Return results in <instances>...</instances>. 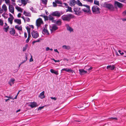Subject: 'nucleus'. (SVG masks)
<instances>
[{
    "mask_svg": "<svg viewBox=\"0 0 126 126\" xmlns=\"http://www.w3.org/2000/svg\"><path fill=\"white\" fill-rule=\"evenodd\" d=\"M75 17L74 15L70 14L63 15L62 16L61 18L64 21L69 22L71 19L74 18Z\"/></svg>",
    "mask_w": 126,
    "mask_h": 126,
    "instance_id": "obj_1",
    "label": "nucleus"
},
{
    "mask_svg": "<svg viewBox=\"0 0 126 126\" xmlns=\"http://www.w3.org/2000/svg\"><path fill=\"white\" fill-rule=\"evenodd\" d=\"M74 14L78 16L80 15L82 13V10L80 8L75 7L74 8Z\"/></svg>",
    "mask_w": 126,
    "mask_h": 126,
    "instance_id": "obj_2",
    "label": "nucleus"
},
{
    "mask_svg": "<svg viewBox=\"0 0 126 126\" xmlns=\"http://www.w3.org/2000/svg\"><path fill=\"white\" fill-rule=\"evenodd\" d=\"M103 6L110 10L113 11L114 10V8L113 5L107 2H105L103 4Z\"/></svg>",
    "mask_w": 126,
    "mask_h": 126,
    "instance_id": "obj_3",
    "label": "nucleus"
},
{
    "mask_svg": "<svg viewBox=\"0 0 126 126\" xmlns=\"http://www.w3.org/2000/svg\"><path fill=\"white\" fill-rule=\"evenodd\" d=\"M92 11L94 14H98L100 13L99 7L96 5H94L92 7Z\"/></svg>",
    "mask_w": 126,
    "mask_h": 126,
    "instance_id": "obj_4",
    "label": "nucleus"
},
{
    "mask_svg": "<svg viewBox=\"0 0 126 126\" xmlns=\"http://www.w3.org/2000/svg\"><path fill=\"white\" fill-rule=\"evenodd\" d=\"M83 6L85 7L86 8L82 9V10L84 12L90 14L91 13V11L90 9V7L87 5H84Z\"/></svg>",
    "mask_w": 126,
    "mask_h": 126,
    "instance_id": "obj_5",
    "label": "nucleus"
},
{
    "mask_svg": "<svg viewBox=\"0 0 126 126\" xmlns=\"http://www.w3.org/2000/svg\"><path fill=\"white\" fill-rule=\"evenodd\" d=\"M114 5L115 8H116L117 7L121 8L123 6V5L122 3L117 1H115L114 2Z\"/></svg>",
    "mask_w": 126,
    "mask_h": 126,
    "instance_id": "obj_6",
    "label": "nucleus"
},
{
    "mask_svg": "<svg viewBox=\"0 0 126 126\" xmlns=\"http://www.w3.org/2000/svg\"><path fill=\"white\" fill-rule=\"evenodd\" d=\"M63 13H62L61 12H60L58 11H56L52 12L51 13V15L53 16L59 17L61 16V15Z\"/></svg>",
    "mask_w": 126,
    "mask_h": 126,
    "instance_id": "obj_7",
    "label": "nucleus"
},
{
    "mask_svg": "<svg viewBox=\"0 0 126 126\" xmlns=\"http://www.w3.org/2000/svg\"><path fill=\"white\" fill-rule=\"evenodd\" d=\"M33 38L36 39L39 37V34L38 32L35 31H33L31 32Z\"/></svg>",
    "mask_w": 126,
    "mask_h": 126,
    "instance_id": "obj_8",
    "label": "nucleus"
},
{
    "mask_svg": "<svg viewBox=\"0 0 126 126\" xmlns=\"http://www.w3.org/2000/svg\"><path fill=\"white\" fill-rule=\"evenodd\" d=\"M43 22L41 18H38L36 21V24L37 27H39L41 24H43Z\"/></svg>",
    "mask_w": 126,
    "mask_h": 126,
    "instance_id": "obj_9",
    "label": "nucleus"
},
{
    "mask_svg": "<svg viewBox=\"0 0 126 126\" xmlns=\"http://www.w3.org/2000/svg\"><path fill=\"white\" fill-rule=\"evenodd\" d=\"M58 29V27L55 24H53L52 26L50 27V29L51 32L55 31L57 30Z\"/></svg>",
    "mask_w": 126,
    "mask_h": 126,
    "instance_id": "obj_10",
    "label": "nucleus"
},
{
    "mask_svg": "<svg viewBox=\"0 0 126 126\" xmlns=\"http://www.w3.org/2000/svg\"><path fill=\"white\" fill-rule=\"evenodd\" d=\"M28 106L31 108H33L36 107L38 106V105L36 102H31L30 104H29Z\"/></svg>",
    "mask_w": 126,
    "mask_h": 126,
    "instance_id": "obj_11",
    "label": "nucleus"
},
{
    "mask_svg": "<svg viewBox=\"0 0 126 126\" xmlns=\"http://www.w3.org/2000/svg\"><path fill=\"white\" fill-rule=\"evenodd\" d=\"M65 71L68 72H71L72 73H73L74 72V71L72 70L71 68H67L63 69L61 70V72H62V71Z\"/></svg>",
    "mask_w": 126,
    "mask_h": 126,
    "instance_id": "obj_12",
    "label": "nucleus"
},
{
    "mask_svg": "<svg viewBox=\"0 0 126 126\" xmlns=\"http://www.w3.org/2000/svg\"><path fill=\"white\" fill-rule=\"evenodd\" d=\"M14 8L13 5H9V11L13 14H14Z\"/></svg>",
    "mask_w": 126,
    "mask_h": 126,
    "instance_id": "obj_13",
    "label": "nucleus"
},
{
    "mask_svg": "<svg viewBox=\"0 0 126 126\" xmlns=\"http://www.w3.org/2000/svg\"><path fill=\"white\" fill-rule=\"evenodd\" d=\"M76 4L75 0H70L69 2V5L71 6H74Z\"/></svg>",
    "mask_w": 126,
    "mask_h": 126,
    "instance_id": "obj_14",
    "label": "nucleus"
},
{
    "mask_svg": "<svg viewBox=\"0 0 126 126\" xmlns=\"http://www.w3.org/2000/svg\"><path fill=\"white\" fill-rule=\"evenodd\" d=\"M115 68V67L114 65H109L107 66L106 67L107 69L111 70H113Z\"/></svg>",
    "mask_w": 126,
    "mask_h": 126,
    "instance_id": "obj_15",
    "label": "nucleus"
},
{
    "mask_svg": "<svg viewBox=\"0 0 126 126\" xmlns=\"http://www.w3.org/2000/svg\"><path fill=\"white\" fill-rule=\"evenodd\" d=\"M66 27L67 30L69 31L70 32H73V29L71 27L69 26L68 24L66 25Z\"/></svg>",
    "mask_w": 126,
    "mask_h": 126,
    "instance_id": "obj_16",
    "label": "nucleus"
},
{
    "mask_svg": "<svg viewBox=\"0 0 126 126\" xmlns=\"http://www.w3.org/2000/svg\"><path fill=\"white\" fill-rule=\"evenodd\" d=\"M15 79L13 78L11 79L8 82L9 84L11 86L12 84H13L14 83Z\"/></svg>",
    "mask_w": 126,
    "mask_h": 126,
    "instance_id": "obj_17",
    "label": "nucleus"
},
{
    "mask_svg": "<svg viewBox=\"0 0 126 126\" xmlns=\"http://www.w3.org/2000/svg\"><path fill=\"white\" fill-rule=\"evenodd\" d=\"M10 34L12 36H14L15 33V30L14 28H12L11 30L10 31Z\"/></svg>",
    "mask_w": 126,
    "mask_h": 126,
    "instance_id": "obj_18",
    "label": "nucleus"
},
{
    "mask_svg": "<svg viewBox=\"0 0 126 126\" xmlns=\"http://www.w3.org/2000/svg\"><path fill=\"white\" fill-rule=\"evenodd\" d=\"M80 75H82L87 73V72L83 69H80L79 70Z\"/></svg>",
    "mask_w": 126,
    "mask_h": 126,
    "instance_id": "obj_19",
    "label": "nucleus"
},
{
    "mask_svg": "<svg viewBox=\"0 0 126 126\" xmlns=\"http://www.w3.org/2000/svg\"><path fill=\"white\" fill-rule=\"evenodd\" d=\"M45 92L44 91H43L41 92L39 96L41 99L44 98L45 97V96L44 95Z\"/></svg>",
    "mask_w": 126,
    "mask_h": 126,
    "instance_id": "obj_20",
    "label": "nucleus"
},
{
    "mask_svg": "<svg viewBox=\"0 0 126 126\" xmlns=\"http://www.w3.org/2000/svg\"><path fill=\"white\" fill-rule=\"evenodd\" d=\"M15 28L17 29L19 31H22V27L21 26H19L18 25H16L15 26Z\"/></svg>",
    "mask_w": 126,
    "mask_h": 126,
    "instance_id": "obj_21",
    "label": "nucleus"
},
{
    "mask_svg": "<svg viewBox=\"0 0 126 126\" xmlns=\"http://www.w3.org/2000/svg\"><path fill=\"white\" fill-rule=\"evenodd\" d=\"M23 14L26 16H31V14L29 12H27L25 11L24 12Z\"/></svg>",
    "mask_w": 126,
    "mask_h": 126,
    "instance_id": "obj_22",
    "label": "nucleus"
},
{
    "mask_svg": "<svg viewBox=\"0 0 126 126\" xmlns=\"http://www.w3.org/2000/svg\"><path fill=\"white\" fill-rule=\"evenodd\" d=\"M50 72L52 73H54L56 75H58L59 74L58 71H56L52 69L50 70Z\"/></svg>",
    "mask_w": 126,
    "mask_h": 126,
    "instance_id": "obj_23",
    "label": "nucleus"
},
{
    "mask_svg": "<svg viewBox=\"0 0 126 126\" xmlns=\"http://www.w3.org/2000/svg\"><path fill=\"white\" fill-rule=\"evenodd\" d=\"M53 23H56L58 25H60L62 23V22L60 20H54Z\"/></svg>",
    "mask_w": 126,
    "mask_h": 126,
    "instance_id": "obj_24",
    "label": "nucleus"
},
{
    "mask_svg": "<svg viewBox=\"0 0 126 126\" xmlns=\"http://www.w3.org/2000/svg\"><path fill=\"white\" fill-rule=\"evenodd\" d=\"M51 15H50L48 16V20H49L52 21L53 22L54 21V18Z\"/></svg>",
    "mask_w": 126,
    "mask_h": 126,
    "instance_id": "obj_25",
    "label": "nucleus"
},
{
    "mask_svg": "<svg viewBox=\"0 0 126 126\" xmlns=\"http://www.w3.org/2000/svg\"><path fill=\"white\" fill-rule=\"evenodd\" d=\"M14 21L15 22L18 24H21V20L20 19H16L14 20Z\"/></svg>",
    "mask_w": 126,
    "mask_h": 126,
    "instance_id": "obj_26",
    "label": "nucleus"
},
{
    "mask_svg": "<svg viewBox=\"0 0 126 126\" xmlns=\"http://www.w3.org/2000/svg\"><path fill=\"white\" fill-rule=\"evenodd\" d=\"M15 8L18 11L21 12H22V8L17 6H16L15 7Z\"/></svg>",
    "mask_w": 126,
    "mask_h": 126,
    "instance_id": "obj_27",
    "label": "nucleus"
},
{
    "mask_svg": "<svg viewBox=\"0 0 126 126\" xmlns=\"http://www.w3.org/2000/svg\"><path fill=\"white\" fill-rule=\"evenodd\" d=\"M2 9L5 12L7 11V6L5 4H3L2 6Z\"/></svg>",
    "mask_w": 126,
    "mask_h": 126,
    "instance_id": "obj_28",
    "label": "nucleus"
},
{
    "mask_svg": "<svg viewBox=\"0 0 126 126\" xmlns=\"http://www.w3.org/2000/svg\"><path fill=\"white\" fill-rule=\"evenodd\" d=\"M62 47L64 49H66L67 50H69L70 49V47L69 46L63 45L62 46Z\"/></svg>",
    "mask_w": 126,
    "mask_h": 126,
    "instance_id": "obj_29",
    "label": "nucleus"
},
{
    "mask_svg": "<svg viewBox=\"0 0 126 126\" xmlns=\"http://www.w3.org/2000/svg\"><path fill=\"white\" fill-rule=\"evenodd\" d=\"M14 18H8V22H9L11 25H12L13 23V21Z\"/></svg>",
    "mask_w": 126,
    "mask_h": 126,
    "instance_id": "obj_30",
    "label": "nucleus"
},
{
    "mask_svg": "<svg viewBox=\"0 0 126 126\" xmlns=\"http://www.w3.org/2000/svg\"><path fill=\"white\" fill-rule=\"evenodd\" d=\"M76 4L78 5L79 6H83L82 3L80 2L79 0H78L76 1Z\"/></svg>",
    "mask_w": 126,
    "mask_h": 126,
    "instance_id": "obj_31",
    "label": "nucleus"
},
{
    "mask_svg": "<svg viewBox=\"0 0 126 126\" xmlns=\"http://www.w3.org/2000/svg\"><path fill=\"white\" fill-rule=\"evenodd\" d=\"M31 34H28V38L26 40V43H28L30 40V38L31 37Z\"/></svg>",
    "mask_w": 126,
    "mask_h": 126,
    "instance_id": "obj_32",
    "label": "nucleus"
},
{
    "mask_svg": "<svg viewBox=\"0 0 126 126\" xmlns=\"http://www.w3.org/2000/svg\"><path fill=\"white\" fill-rule=\"evenodd\" d=\"M21 2L22 4H23L24 6H25L27 4V2L25 0H21Z\"/></svg>",
    "mask_w": 126,
    "mask_h": 126,
    "instance_id": "obj_33",
    "label": "nucleus"
},
{
    "mask_svg": "<svg viewBox=\"0 0 126 126\" xmlns=\"http://www.w3.org/2000/svg\"><path fill=\"white\" fill-rule=\"evenodd\" d=\"M26 29L27 30L28 33V34H31V29L28 26H27L26 27Z\"/></svg>",
    "mask_w": 126,
    "mask_h": 126,
    "instance_id": "obj_34",
    "label": "nucleus"
},
{
    "mask_svg": "<svg viewBox=\"0 0 126 126\" xmlns=\"http://www.w3.org/2000/svg\"><path fill=\"white\" fill-rule=\"evenodd\" d=\"M40 16L43 17L44 18L45 20H48V17L47 16H43V15H41Z\"/></svg>",
    "mask_w": 126,
    "mask_h": 126,
    "instance_id": "obj_35",
    "label": "nucleus"
},
{
    "mask_svg": "<svg viewBox=\"0 0 126 126\" xmlns=\"http://www.w3.org/2000/svg\"><path fill=\"white\" fill-rule=\"evenodd\" d=\"M42 2L45 5H46L47 4V0H41Z\"/></svg>",
    "mask_w": 126,
    "mask_h": 126,
    "instance_id": "obj_36",
    "label": "nucleus"
},
{
    "mask_svg": "<svg viewBox=\"0 0 126 126\" xmlns=\"http://www.w3.org/2000/svg\"><path fill=\"white\" fill-rule=\"evenodd\" d=\"M9 28V26H7L6 27H4L3 29L5 32H7L8 31Z\"/></svg>",
    "mask_w": 126,
    "mask_h": 126,
    "instance_id": "obj_37",
    "label": "nucleus"
},
{
    "mask_svg": "<svg viewBox=\"0 0 126 126\" xmlns=\"http://www.w3.org/2000/svg\"><path fill=\"white\" fill-rule=\"evenodd\" d=\"M28 47V45L27 44L26 45L25 47H23V51H25L26 50Z\"/></svg>",
    "mask_w": 126,
    "mask_h": 126,
    "instance_id": "obj_38",
    "label": "nucleus"
},
{
    "mask_svg": "<svg viewBox=\"0 0 126 126\" xmlns=\"http://www.w3.org/2000/svg\"><path fill=\"white\" fill-rule=\"evenodd\" d=\"M55 2L57 4H62V2L59 0H55Z\"/></svg>",
    "mask_w": 126,
    "mask_h": 126,
    "instance_id": "obj_39",
    "label": "nucleus"
},
{
    "mask_svg": "<svg viewBox=\"0 0 126 126\" xmlns=\"http://www.w3.org/2000/svg\"><path fill=\"white\" fill-rule=\"evenodd\" d=\"M67 9H66V12L69 11V12H72V8L71 7L69 6Z\"/></svg>",
    "mask_w": 126,
    "mask_h": 126,
    "instance_id": "obj_40",
    "label": "nucleus"
},
{
    "mask_svg": "<svg viewBox=\"0 0 126 126\" xmlns=\"http://www.w3.org/2000/svg\"><path fill=\"white\" fill-rule=\"evenodd\" d=\"M26 21H27L28 22H30V18L28 17H26L25 20L24 21L25 22Z\"/></svg>",
    "mask_w": 126,
    "mask_h": 126,
    "instance_id": "obj_41",
    "label": "nucleus"
},
{
    "mask_svg": "<svg viewBox=\"0 0 126 126\" xmlns=\"http://www.w3.org/2000/svg\"><path fill=\"white\" fill-rule=\"evenodd\" d=\"M94 3L95 4L97 5H99V1L97 0H94Z\"/></svg>",
    "mask_w": 126,
    "mask_h": 126,
    "instance_id": "obj_42",
    "label": "nucleus"
},
{
    "mask_svg": "<svg viewBox=\"0 0 126 126\" xmlns=\"http://www.w3.org/2000/svg\"><path fill=\"white\" fill-rule=\"evenodd\" d=\"M84 1L87 2H89L90 3H92L93 2V0H83Z\"/></svg>",
    "mask_w": 126,
    "mask_h": 126,
    "instance_id": "obj_43",
    "label": "nucleus"
},
{
    "mask_svg": "<svg viewBox=\"0 0 126 126\" xmlns=\"http://www.w3.org/2000/svg\"><path fill=\"white\" fill-rule=\"evenodd\" d=\"M63 4L64 5V6L66 8H68V7H69L68 4L66 3H64Z\"/></svg>",
    "mask_w": 126,
    "mask_h": 126,
    "instance_id": "obj_44",
    "label": "nucleus"
},
{
    "mask_svg": "<svg viewBox=\"0 0 126 126\" xmlns=\"http://www.w3.org/2000/svg\"><path fill=\"white\" fill-rule=\"evenodd\" d=\"M43 31L45 33H48V31L46 29L44 28L43 30Z\"/></svg>",
    "mask_w": 126,
    "mask_h": 126,
    "instance_id": "obj_45",
    "label": "nucleus"
},
{
    "mask_svg": "<svg viewBox=\"0 0 126 126\" xmlns=\"http://www.w3.org/2000/svg\"><path fill=\"white\" fill-rule=\"evenodd\" d=\"M30 10L32 11L33 12L36 13H37V12L36 11H35V10H34V9H33V8L32 7H31L30 8Z\"/></svg>",
    "mask_w": 126,
    "mask_h": 126,
    "instance_id": "obj_46",
    "label": "nucleus"
},
{
    "mask_svg": "<svg viewBox=\"0 0 126 126\" xmlns=\"http://www.w3.org/2000/svg\"><path fill=\"white\" fill-rule=\"evenodd\" d=\"M3 21L1 19H0V25L3 26Z\"/></svg>",
    "mask_w": 126,
    "mask_h": 126,
    "instance_id": "obj_47",
    "label": "nucleus"
},
{
    "mask_svg": "<svg viewBox=\"0 0 126 126\" xmlns=\"http://www.w3.org/2000/svg\"><path fill=\"white\" fill-rule=\"evenodd\" d=\"M56 3L55 2H53V6L54 7H56L57 6V5Z\"/></svg>",
    "mask_w": 126,
    "mask_h": 126,
    "instance_id": "obj_48",
    "label": "nucleus"
},
{
    "mask_svg": "<svg viewBox=\"0 0 126 126\" xmlns=\"http://www.w3.org/2000/svg\"><path fill=\"white\" fill-rule=\"evenodd\" d=\"M5 97L8 98H10V99H13L12 97L11 96H5Z\"/></svg>",
    "mask_w": 126,
    "mask_h": 126,
    "instance_id": "obj_49",
    "label": "nucleus"
},
{
    "mask_svg": "<svg viewBox=\"0 0 126 126\" xmlns=\"http://www.w3.org/2000/svg\"><path fill=\"white\" fill-rule=\"evenodd\" d=\"M44 106H42V107H39L38 109V110H41L43 108H44Z\"/></svg>",
    "mask_w": 126,
    "mask_h": 126,
    "instance_id": "obj_50",
    "label": "nucleus"
},
{
    "mask_svg": "<svg viewBox=\"0 0 126 126\" xmlns=\"http://www.w3.org/2000/svg\"><path fill=\"white\" fill-rule=\"evenodd\" d=\"M50 98L51 99H53L55 101L57 99V98L55 97H51Z\"/></svg>",
    "mask_w": 126,
    "mask_h": 126,
    "instance_id": "obj_51",
    "label": "nucleus"
},
{
    "mask_svg": "<svg viewBox=\"0 0 126 126\" xmlns=\"http://www.w3.org/2000/svg\"><path fill=\"white\" fill-rule=\"evenodd\" d=\"M24 36L25 38H27V33L26 32H25L24 33Z\"/></svg>",
    "mask_w": 126,
    "mask_h": 126,
    "instance_id": "obj_52",
    "label": "nucleus"
},
{
    "mask_svg": "<svg viewBox=\"0 0 126 126\" xmlns=\"http://www.w3.org/2000/svg\"><path fill=\"white\" fill-rule=\"evenodd\" d=\"M5 3L6 4L9 3L10 2V0H5Z\"/></svg>",
    "mask_w": 126,
    "mask_h": 126,
    "instance_id": "obj_53",
    "label": "nucleus"
},
{
    "mask_svg": "<svg viewBox=\"0 0 126 126\" xmlns=\"http://www.w3.org/2000/svg\"><path fill=\"white\" fill-rule=\"evenodd\" d=\"M118 51L120 53V54L121 55L124 54V53L123 52H121V51L120 50H119Z\"/></svg>",
    "mask_w": 126,
    "mask_h": 126,
    "instance_id": "obj_54",
    "label": "nucleus"
},
{
    "mask_svg": "<svg viewBox=\"0 0 126 126\" xmlns=\"http://www.w3.org/2000/svg\"><path fill=\"white\" fill-rule=\"evenodd\" d=\"M122 14L124 15H126V10L125 11L122 13Z\"/></svg>",
    "mask_w": 126,
    "mask_h": 126,
    "instance_id": "obj_55",
    "label": "nucleus"
},
{
    "mask_svg": "<svg viewBox=\"0 0 126 126\" xmlns=\"http://www.w3.org/2000/svg\"><path fill=\"white\" fill-rule=\"evenodd\" d=\"M33 61V60L32 59V55H31V57L30 60V62H31Z\"/></svg>",
    "mask_w": 126,
    "mask_h": 126,
    "instance_id": "obj_56",
    "label": "nucleus"
},
{
    "mask_svg": "<svg viewBox=\"0 0 126 126\" xmlns=\"http://www.w3.org/2000/svg\"><path fill=\"white\" fill-rule=\"evenodd\" d=\"M27 60V56H26V60H24L22 62V63H25Z\"/></svg>",
    "mask_w": 126,
    "mask_h": 126,
    "instance_id": "obj_57",
    "label": "nucleus"
},
{
    "mask_svg": "<svg viewBox=\"0 0 126 126\" xmlns=\"http://www.w3.org/2000/svg\"><path fill=\"white\" fill-rule=\"evenodd\" d=\"M51 59L53 60L55 63L57 62H60L59 60H56L54 59Z\"/></svg>",
    "mask_w": 126,
    "mask_h": 126,
    "instance_id": "obj_58",
    "label": "nucleus"
},
{
    "mask_svg": "<svg viewBox=\"0 0 126 126\" xmlns=\"http://www.w3.org/2000/svg\"><path fill=\"white\" fill-rule=\"evenodd\" d=\"M9 15L10 17V18H14V17H13V15H11L10 13L9 14Z\"/></svg>",
    "mask_w": 126,
    "mask_h": 126,
    "instance_id": "obj_59",
    "label": "nucleus"
},
{
    "mask_svg": "<svg viewBox=\"0 0 126 126\" xmlns=\"http://www.w3.org/2000/svg\"><path fill=\"white\" fill-rule=\"evenodd\" d=\"M21 13H19L17 15V17H20V16H21Z\"/></svg>",
    "mask_w": 126,
    "mask_h": 126,
    "instance_id": "obj_60",
    "label": "nucleus"
},
{
    "mask_svg": "<svg viewBox=\"0 0 126 126\" xmlns=\"http://www.w3.org/2000/svg\"><path fill=\"white\" fill-rule=\"evenodd\" d=\"M3 10L1 8H0V13H2L3 12Z\"/></svg>",
    "mask_w": 126,
    "mask_h": 126,
    "instance_id": "obj_61",
    "label": "nucleus"
},
{
    "mask_svg": "<svg viewBox=\"0 0 126 126\" xmlns=\"http://www.w3.org/2000/svg\"><path fill=\"white\" fill-rule=\"evenodd\" d=\"M49 49H50L48 47H47L46 48V51H48L49 50Z\"/></svg>",
    "mask_w": 126,
    "mask_h": 126,
    "instance_id": "obj_62",
    "label": "nucleus"
},
{
    "mask_svg": "<svg viewBox=\"0 0 126 126\" xmlns=\"http://www.w3.org/2000/svg\"><path fill=\"white\" fill-rule=\"evenodd\" d=\"M41 40V39H38L36 41V42H39Z\"/></svg>",
    "mask_w": 126,
    "mask_h": 126,
    "instance_id": "obj_63",
    "label": "nucleus"
},
{
    "mask_svg": "<svg viewBox=\"0 0 126 126\" xmlns=\"http://www.w3.org/2000/svg\"><path fill=\"white\" fill-rule=\"evenodd\" d=\"M93 68V67H90V68H89L87 70H90Z\"/></svg>",
    "mask_w": 126,
    "mask_h": 126,
    "instance_id": "obj_64",
    "label": "nucleus"
}]
</instances>
